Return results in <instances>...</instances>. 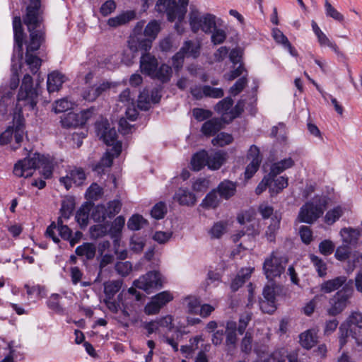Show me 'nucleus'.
I'll return each mask as SVG.
<instances>
[{"label": "nucleus", "instance_id": "3", "mask_svg": "<svg viewBox=\"0 0 362 362\" xmlns=\"http://www.w3.org/2000/svg\"><path fill=\"white\" fill-rule=\"evenodd\" d=\"M339 343L343 346L346 343V338L351 336L358 344H362V313H352L339 327Z\"/></svg>", "mask_w": 362, "mask_h": 362}, {"label": "nucleus", "instance_id": "27", "mask_svg": "<svg viewBox=\"0 0 362 362\" xmlns=\"http://www.w3.org/2000/svg\"><path fill=\"white\" fill-rule=\"evenodd\" d=\"M299 339L300 345L306 349H310L317 342V332L315 329H308L301 333Z\"/></svg>", "mask_w": 362, "mask_h": 362}, {"label": "nucleus", "instance_id": "24", "mask_svg": "<svg viewBox=\"0 0 362 362\" xmlns=\"http://www.w3.org/2000/svg\"><path fill=\"white\" fill-rule=\"evenodd\" d=\"M208 152L205 150L195 153L191 159V169L194 171H199L207 165Z\"/></svg>", "mask_w": 362, "mask_h": 362}, {"label": "nucleus", "instance_id": "64", "mask_svg": "<svg viewBox=\"0 0 362 362\" xmlns=\"http://www.w3.org/2000/svg\"><path fill=\"white\" fill-rule=\"evenodd\" d=\"M121 206L122 204L119 200L115 199L107 203V206H106V211L109 218H111L115 214H118L121 210Z\"/></svg>", "mask_w": 362, "mask_h": 362}, {"label": "nucleus", "instance_id": "44", "mask_svg": "<svg viewBox=\"0 0 362 362\" xmlns=\"http://www.w3.org/2000/svg\"><path fill=\"white\" fill-rule=\"evenodd\" d=\"M146 223V221L139 214L133 215L127 222V227L129 229L132 230H140L145 224Z\"/></svg>", "mask_w": 362, "mask_h": 362}, {"label": "nucleus", "instance_id": "45", "mask_svg": "<svg viewBox=\"0 0 362 362\" xmlns=\"http://www.w3.org/2000/svg\"><path fill=\"white\" fill-rule=\"evenodd\" d=\"M202 16H199V11L195 8H192L189 13V25L194 33H197L200 30V22Z\"/></svg>", "mask_w": 362, "mask_h": 362}, {"label": "nucleus", "instance_id": "40", "mask_svg": "<svg viewBox=\"0 0 362 362\" xmlns=\"http://www.w3.org/2000/svg\"><path fill=\"white\" fill-rule=\"evenodd\" d=\"M344 214V211L342 207L340 206H337L333 208L331 210H329L325 216V222L328 225H332L337 220L339 219L340 217Z\"/></svg>", "mask_w": 362, "mask_h": 362}, {"label": "nucleus", "instance_id": "2", "mask_svg": "<svg viewBox=\"0 0 362 362\" xmlns=\"http://www.w3.org/2000/svg\"><path fill=\"white\" fill-rule=\"evenodd\" d=\"M36 168H42L45 178H49L52 174V163L49 158L39 153L25 158L16 163L13 168V174L19 177H28L33 175Z\"/></svg>", "mask_w": 362, "mask_h": 362}, {"label": "nucleus", "instance_id": "35", "mask_svg": "<svg viewBox=\"0 0 362 362\" xmlns=\"http://www.w3.org/2000/svg\"><path fill=\"white\" fill-rule=\"evenodd\" d=\"M221 199L216 189H214L208 193L202 200V205L205 208H216L221 203Z\"/></svg>", "mask_w": 362, "mask_h": 362}, {"label": "nucleus", "instance_id": "21", "mask_svg": "<svg viewBox=\"0 0 362 362\" xmlns=\"http://www.w3.org/2000/svg\"><path fill=\"white\" fill-rule=\"evenodd\" d=\"M226 154L221 151L208 153L207 167L210 170H218L225 163Z\"/></svg>", "mask_w": 362, "mask_h": 362}, {"label": "nucleus", "instance_id": "50", "mask_svg": "<svg viewBox=\"0 0 362 362\" xmlns=\"http://www.w3.org/2000/svg\"><path fill=\"white\" fill-rule=\"evenodd\" d=\"M233 140V138L231 134L225 132H221L212 139V144L214 146H224L232 143Z\"/></svg>", "mask_w": 362, "mask_h": 362}, {"label": "nucleus", "instance_id": "23", "mask_svg": "<svg viewBox=\"0 0 362 362\" xmlns=\"http://www.w3.org/2000/svg\"><path fill=\"white\" fill-rule=\"evenodd\" d=\"M125 223V218L122 216H117L112 223L111 228L108 230V233L113 239L116 246L121 236L122 228Z\"/></svg>", "mask_w": 362, "mask_h": 362}, {"label": "nucleus", "instance_id": "57", "mask_svg": "<svg viewBox=\"0 0 362 362\" xmlns=\"http://www.w3.org/2000/svg\"><path fill=\"white\" fill-rule=\"evenodd\" d=\"M226 223L223 221H218L214 224L209 233L213 238H219L226 232Z\"/></svg>", "mask_w": 362, "mask_h": 362}, {"label": "nucleus", "instance_id": "10", "mask_svg": "<svg viewBox=\"0 0 362 362\" xmlns=\"http://www.w3.org/2000/svg\"><path fill=\"white\" fill-rule=\"evenodd\" d=\"M93 114L90 110H85L78 113L69 112L61 119L62 125L64 127L71 128L82 126L86 123Z\"/></svg>", "mask_w": 362, "mask_h": 362}, {"label": "nucleus", "instance_id": "19", "mask_svg": "<svg viewBox=\"0 0 362 362\" xmlns=\"http://www.w3.org/2000/svg\"><path fill=\"white\" fill-rule=\"evenodd\" d=\"M144 21L138 22L134 27V33L130 35L127 41L128 48L133 54L139 52L141 32L144 28Z\"/></svg>", "mask_w": 362, "mask_h": 362}, {"label": "nucleus", "instance_id": "17", "mask_svg": "<svg viewBox=\"0 0 362 362\" xmlns=\"http://www.w3.org/2000/svg\"><path fill=\"white\" fill-rule=\"evenodd\" d=\"M201 52V42L197 40H186L182 45V59L185 57L197 59Z\"/></svg>", "mask_w": 362, "mask_h": 362}, {"label": "nucleus", "instance_id": "34", "mask_svg": "<svg viewBox=\"0 0 362 362\" xmlns=\"http://www.w3.org/2000/svg\"><path fill=\"white\" fill-rule=\"evenodd\" d=\"M221 128V122L218 119L205 122L202 127V132L206 136H213Z\"/></svg>", "mask_w": 362, "mask_h": 362}, {"label": "nucleus", "instance_id": "6", "mask_svg": "<svg viewBox=\"0 0 362 362\" xmlns=\"http://www.w3.org/2000/svg\"><path fill=\"white\" fill-rule=\"evenodd\" d=\"M326 205V199L320 197H315L312 201L306 202L300 209L298 216V221L313 223L323 214Z\"/></svg>", "mask_w": 362, "mask_h": 362}, {"label": "nucleus", "instance_id": "58", "mask_svg": "<svg viewBox=\"0 0 362 362\" xmlns=\"http://www.w3.org/2000/svg\"><path fill=\"white\" fill-rule=\"evenodd\" d=\"M351 255L350 247L347 245H342L339 246L334 254L335 258L339 261H345Z\"/></svg>", "mask_w": 362, "mask_h": 362}, {"label": "nucleus", "instance_id": "25", "mask_svg": "<svg viewBox=\"0 0 362 362\" xmlns=\"http://www.w3.org/2000/svg\"><path fill=\"white\" fill-rule=\"evenodd\" d=\"M233 104V100L230 97H226L220 100L214 107V110L222 115L224 121L228 122L230 111Z\"/></svg>", "mask_w": 362, "mask_h": 362}, {"label": "nucleus", "instance_id": "22", "mask_svg": "<svg viewBox=\"0 0 362 362\" xmlns=\"http://www.w3.org/2000/svg\"><path fill=\"white\" fill-rule=\"evenodd\" d=\"M64 82V76L58 71H53L48 75L47 86L49 93L57 91Z\"/></svg>", "mask_w": 362, "mask_h": 362}, {"label": "nucleus", "instance_id": "13", "mask_svg": "<svg viewBox=\"0 0 362 362\" xmlns=\"http://www.w3.org/2000/svg\"><path fill=\"white\" fill-rule=\"evenodd\" d=\"M62 223V217H59L57 220V226L53 223L48 226L46 230V235L51 238L56 243L59 242V239L56 235V231L64 240H69L71 235V231L69 227L64 226Z\"/></svg>", "mask_w": 362, "mask_h": 362}, {"label": "nucleus", "instance_id": "14", "mask_svg": "<svg viewBox=\"0 0 362 362\" xmlns=\"http://www.w3.org/2000/svg\"><path fill=\"white\" fill-rule=\"evenodd\" d=\"M13 27L14 31V40L16 47L14 52L18 54V59L21 61L23 59V45L24 35L21 25V19L19 16H16L13 21Z\"/></svg>", "mask_w": 362, "mask_h": 362}, {"label": "nucleus", "instance_id": "46", "mask_svg": "<svg viewBox=\"0 0 362 362\" xmlns=\"http://www.w3.org/2000/svg\"><path fill=\"white\" fill-rule=\"evenodd\" d=\"M325 9L326 16L332 18L335 21L342 23L344 21V16L339 12L332 4L326 0L325 2Z\"/></svg>", "mask_w": 362, "mask_h": 362}, {"label": "nucleus", "instance_id": "48", "mask_svg": "<svg viewBox=\"0 0 362 362\" xmlns=\"http://www.w3.org/2000/svg\"><path fill=\"white\" fill-rule=\"evenodd\" d=\"M115 269L119 275L124 277L131 273L133 267L129 261L117 262L115 265Z\"/></svg>", "mask_w": 362, "mask_h": 362}, {"label": "nucleus", "instance_id": "5", "mask_svg": "<svg viewBox=\"0 0 362 362\" xmlns=\"http://www.w3.org/2000/svg\"><path fill=\"white\" fill-rule=\"evenodd\" d=\"M354 293L353 280L349 279L341 290H339L332 296L328 301L326 312L329 316H336L346 308L349 299Z\"/></svg>", "mask_w": 362, "mask_h": 362}, {"label": "nucleus", "instance_id": "55", "mask_svg": "<svg viewBox=\"0 0 362 362\" xmlns=\"http://www.w3.org/2000/svg\"><path fill=\"white\" fill-rule=\"evenodd\" d=\"M92 217L95 221L98 222L103 221L107 218H109L106 211V206L103 204L96 206L93 211Z\"/></svg>", "mask_w": 362, "mask_h": 362}, {"label": "nucleus", "instance_id": "9", "mask_svg": "<svg viewBox=\"0 0 362 362\" xmlns=\"http://www.w3.org/2000/svg\"><path fill=\"white\" fill-rule=\"evenodd\" d=\"M162 275L157 271H151L140 276L133 282V285L139 289L149 293L153 289L162 286Z\"/></svg>", "mask_w": 362, "mask_h": 362}, {"label": "nucleus", "instance_id": "39", "mask_svg": "<svg viewBox=\"0 0 362 362\" xmlns=\"http://www.w3.org/2000/svg\"><path fill=\"white\" fill-rule=\"evenodd\" d=\"M309 257L310 262L315 267L318 274V276L320 277H324L327 274V264L322 259L313 254H310Z\"/></svg>", "mask_w": 362, "mask_h": 362}, {"label": "nucleus", "instance_id": "52", "mask_svg": "<svg viewBox=\"0 0 362 362\" xmlns=\"http://www.w3.org/2000/svg\"><path fill=\"white\" fill-rule=\"evenodd\" d=\"M247 83V74L243 75L240 78L233 86L230 88L229 92L233 95L236 96L243 91Z\"/></svg>", "mask_w": 362, "mask_h": 362}, {"label": "nucleus", "instance_id": "32", "mask_svg": "<svg viewBox=\"0 0 362 362\" xmlns=\"http://www.w3.org/2000/svg\"><path fill=\"white\" fill-rule=\"evenodd\" d=\"M13 123H14L13 134L15 141L17 144H19L23 141L24 119L20 114L15 115L13 116Z\"/></svg>", "mask_w": 362, "mask_h": 362}, {"label": "nucleus", "instance_id": "18", "mask_svg": "<svg viewBox=\"0 0 362 362\" xmlns=\"http://www.w3.org/2000/svg\"><path fill=\"white\" fill-rule=\"evenodd\" d=\"M237 185V182H232L229 180H224L218 184L216 189L218 191L220 197L228 200L235 195Z\"/></svg>", "mask_w": 362, "mask_h": 362}, {"label": "nucleus", "instance_id": "63", "mask_svg": "<svg viewBox=\"0 0 362 362\" xmlns=\"http://www.w3.org/2000/svg\"><path fill=\"white\" fill-rule=\"evenodd\" d=\"M119 102L122 103L124 106L129 107L134 104V97H132L129 88L123 90L119 95Z\"/></svg>", "mask_w": 362, "mask_h": 362}, {"label": "nucleus", "instance_id": "12", "mask_svg": "<svg viewBox=\"0 0 362 362\" xmlns=\"http://www.w3.org/2000/svg\"><path fill=\"white\" fill-rule=\"evenodd\" d=\"M86 180V175L81 168H74L67 171L66 176L62 177L59 182L69 190L72 185H81Z\"/></svg>", "mask_w": 362, "mask_h": 362}, {"label": "nucleus", "instance_id": "62", "mask_svg": "<svg viewBox=\"0 0 362 362\" xmlns=\"http://www.w3.org/2000/svg\"><path fill=\"white\" fill-rule=\"evenodd\" d=\"M259 307L262 312L266 313H273L276 309V301L272 300L261 299L259 300Z\"/></svg>", "mask_w": 362, "mask_h": 362}, {"label": "nucleus", "instance_id": "56", "mask_svg": "<svg viewBox=\"0 0 362 362\" xmlns=\"http://www.w3.org/2000/svg\"><path fill=\"white\" fill-rule=\"evenodd\" d=\"M204 97L211 98H221L224 95L223 90L221 88H214L210 86H204Z\"/></svg>", "mask_w": 362, "mask_h": 362}, {"label": "nucleus", "instance_id": "61", "mask_svg": "<svg viewBox=\"0 0 362 362\" xmlns=\"http://www.w3.org/2000/svg\"><path fill=\"white\" fill-rule=\"evenodd\" d=\"M226 36L225 30L216 28L211 33V41L214 45H219L225 41Z\"/></svg>", "mask_w": 362, "mask_h": 362}, {"label": "nucleus", "instance_id": "7", "mask_svg": "<svg viewBox=\"0 0 362 362\" xmlns=\"http://www.w3.org/2000/svg\"><path fill=\"white\" fill-rule=\"evenodd\" d=\"M98 136L107 146H112V151L116 156L122 151V143L117 140V132L115 128H111L107 120H102L95 124Z\"/></svg>", "mask_w": 362, "mask_h": 362}, {"label": "nucleus", "instance_id": "49", "mask_svg": "<svg viewBox=\"0 0 362 362\" xmlns=\"http://www.w3.org/2000/svg\"><path fill=\"white\" fill-rule=\"evenodd\" d=\"M138 107L141 110H147L149 107L151 103V96L149 95V92L147 89H144L142 92L140 93L138 97Z\"/></svg>", "mask_w": 362, "mask_h": 362}, {"label": "nucleus", "instance_id": "1", "mask_svg": "<svg viewBox=\"0 0 362 362\" xmlns=\"http://www.w3.org/2000/svg\"><path fill=\"white\" fill-rule=\"evenodd\" d=\"M42 21L40 1L30 0L23 22L30 33V40L26 47L25 62L33 74H35L39 71L42 63L41 59L32 54L33 52L39 49L45 40V33L40 28Z\"/></svg>", "mask_w": 362, "mask_h": 362}, {"label": "nucleus", "instance_id": "30", "mask_svg": "<svg viewBox=\"0 0 362 362\" xmlns=\"http://www.w3.org/2000/svg\"><path fill=\"white\" fill-rule=\"evenodd\" d=\"M75 252L78 256L84 257L86 259H93L96 253V247L93 243H84L76 248Z\"/></svg>", "mask_w": 362, "mask_h": 362}, {"label": "nucleus", "instance_id": "38", "mask_svg": "<svg viewBox=\"0 0 362 362\" xmlns=\"http://www.w3.org/2000/svg\"><path fill=\"white\" fill-rule=\"evenodd\" d=\"M236 331H238L236 322L233 321L227 322L226 327V344L227 346H234L235 345L237 342Z\"/></svg>", "mask_w": 362, "mask_h": 362}, {"label": "nucleus", "instance_id": "36", "mask_svg": "<svg viewBox=\"0 0 362 362\" xmlns=\"http://www.w3.org/2000/svg\"><path fill=\"white\" fill-rule=\"evenodd\" d=\"M343 242L345 245H353L357 243L359 236V232L351 228H344L340 231Z\"/></svg>", "mask_w": 362, "mask_h": 362}, {"label": "nucleus", "instance_id": "29", "mask_svg": "<svg viewBox=\"0 0 362 362\" xmlns=\"http://www.w3.org/2000/svg\"><path fill=\"white\" fill-rule=\"evenodd\" d=\"M271 223L265 231V237L269 242H274L278 230L279 229L281 217L275 214L271 218Z\"/></svg>", "mask_w": 362, "mask_h": 362}, {"label": "nucleus", "instance_id": "51", "mask_svg": "<svg viewBox=\"0 0 362 362\" xmlns=\"http://www.w3.org/2000/svg\"><path fill=\"white\" fill-rule=\"evenodd\" d=\"M167 213V207L164 202H160L154 205L151 211V215L155 219L159 220L164 218Z\"/></svg>", "mask_w": 362, "mask_h": 362}, {"label": "nucleus", "instance_id": "41", "mask_svg": "<svg viewBox=\"0 0 362 362\" xmlns=\"http://www.w3.org/2000/svg\"><path fill=\"white\" fill-rule=\"evenodd\" d=\"M90 238L97 240L103 238L108 233L107 224L94 225L90 228Z\"/></svg>", "mask_w": 362, "mask_h": 362}, {"label": "nucleus", "instance_id": "54", "mask_svg": "<svg viewBox=\"0 0 362 362\" xmlns=\"http://www.w3.org/2000/svg\"><path fill=\"white\" fill-rule=\"evenodd\" d=\"M185 300L187 303L188 313L197 315L201 305L199 298L194 296H189L185 298Z\"/></svg>", "mask_w": 362, "mask_h": 362}, {"label": "nucleus", "instance_id": "37", "mask_svg": "<svg viewBox=\"0 0 362 362\" xmlns=\"http://www.w3.org/2000/svg\"><path fill=\"white\" fill-rule=\"evenodd\" d=\"M160 29V23L156 20H153L148 23L145 26L144 35L146 38L151 39L153 42L157 37Z\"/></svg>", "mask_w": 362, "mask_h": 362}, {"label": "nucleus", "instance_id": "42", "mask_svg": "<svg viewBox=\"0 0 362 362\" xmlns=\"http://www.w3.org/2000/svg\"><path fill=\"white\" fill-rule=\"evenodd\" d=\"M122 283V280H115L105 283L104 290L105 295L109 296V298L112 297L120 290Z\"/></svg>", "mask_w": 362, "mask_h": 362}, {"label": "nucleus", "instance_id": "15", "mask_svg": "<svg viewBox=\"0 0 362 362\" xmlns=\"http://www.w3.org/2000/svg\"><path fill=\"white\" fill-rule=\"evenodd\" d=\"M158 63L155 56L150 53H143L140 59L141 71L151 78L156 74Z\"/></svg>", "mask_w": 362, "mask_h": 362}, {"label": "nucleus", "instance_id": "59", "mask_svg": "<svg viewBox=\"0 0 362 362\" xmlns=\"http://www.w3.org/2000/svg\"><path fill=\"white\" fill-rule=\"evenodd\" d=\"M334 248L335 245L330 240H324L319 244V251L325 256L331 255L334 252Z\"/></svg>", "mask_w": 362, "mask_h": 362}, {"label": "nucleus", "instance_id": "60", "mask_svg": "<svg viewBox=\"0 0 362 362\" xmlns=\"http://www.w3.org/2000/svg\"><path fill=\"white\" fill-rule=\"evenodd\" d=\"M89 209L86 207L80 208L76 214V219L81 226H86L88 222Z\"/></svg>", "mask_w": 362, "mask_h": 362}, {"label": "nucleus", "instance_id": "26", "mask_svg": "<svg viewBox=\"0 0 362 362\" xmlns=\"http://www.w3.org/2000/svg\"><path fill=\"white\" fill-rule=\"evenodd\" d=\"M294 165V161L291 158L283 159L279 162L274 163L272 165L269 175L274 178L278 175L281 174L286 169L291 168Z\"/></svg>", "mask_w": 362, "mask_h": 362}, {"label": "nucleus", "instance_id": "28", "mask_svg": "<svg viewBox=\"0 0 362 362\" xmlns=\"http://www.w3.org/2000/svg\"><path fill=\"white\" fill-rule=\"evenodd\" d=\"M252 269L250 268L242 269L233 279L230 288L235 292L239 289L251 276Z\"/></svg>", "mask_w": 362, "mask_h": 362}, {"label": "nucleus", "instance_id": "4", "mask_svg": "<svg viewBox=\"0 0 362 362\" xmlns=\"http://www.w3.org/2000/svg\"><path fill=\"white\" fill-rule=\"evenodd\" d=\"M39 93L33 87V80L31 76L25 74L22 80L17 96V105L21 109L26 107L34 110L38 102Z\"/></svg>", "mask_w": 362, "mask_h": 362}, {"label": "nucleus", "instance_id": "16", "mask_svg": "<svg viewBox=\"0 0 362 362\" xmlns=\"http://www.w3.org/2000/svg\"><path fill=\"white\" fill-rule=\"evenodd\" d=\"M349 281L346 276H339L334 279H329L320 284V291L325 293H330L341 288L347 284Z\"/></svg>", "mask_w": 362, "mask_h": 362}, {"label": "nucleus", "instance_id": "31", "mask_svg": "<svg viewBox=\"0 0 362 362\" xmlns=\"http://www.w3.org/2000/svg\"><path fill=\"white\" fill-rule=\"evenodd\" d=\"M200 24V30L206 34H210L216 28V17L213 14L206 13L202 16Z\"/></svg>", "mask_w": 362, "mask_h": 362}, {"label": "nucleus", "instance_id": "53", "mask_svg": "<svg viewBox=\"0 0 362 362\" xmlns=\"http://www.w3.org/2000/svg\"><path fill=\"white\" fill-rule=\"evenodd\" d=\"M74 103L67 98L57 100L54 105L53 110L56 113L63 112L73 107Z\"/></svg>", "mask_w": 362, "mask_h": 362}, {"label": "nucleus", "instance_id": "8", "mask_svg": "<svg viewBox=\"0 0 362 362\" xmlns=\"http://www.w3.org/2000/svg\"><path fill=\"white\" fill-rule=\"evenodd\" d=\"M286 263L275 252H272L263 264V270L267 279L273 281L276 277H280L285 271Z\"/></svg>", "mask_w": 362, "mask_h": 362}, {"label": "nucleus", "instance_id": "33", "mask_svg": "<svg viewBox=\"0 0 362 362\" xmlns=\"http://www.w3.org/2000/svg\"><path fill=\"white\" fill-rule=\"evenodd\" d=\"M270 193L272 196L276 195L281 192L284 188L287 187L288 177L281 176L271 179L270 182Z\"/></svg>", "mask_w": 362, "mask_h": 362}, {"label": "nucleus", "instance_id": "47", "mask_svg": "<svg viewBox=\"0 0 362 362\" xmlns=\"http://www.w3.org/2000/svg\"><path fill=\"white\" fill-rule=\"evenodd\" d=\"M71 282L74 285L81 283L82 287L89 286L90 283L89 281H81L83 272L77 267H71L70 269Z\"/></svg>", "mask_w": 362, "mask_h": 362}, {"label": "nucleus", "instance_id": "43", "mask_svg": "<svg viewBox=\"0 0 362 362\" xmlns=\"http://www.w3.org/2000/svg\"><path fill=\"white\" fill-rule=\"evenodd\" d=\"M155 72L156 74L153 75V78H157L162 82H166L170 77L172 69L168 65L162 64L158 69H156Z\"/></svg>", "mask_w": 362, "mask_h": 362}, {"label": "nucleus", "instance_id": "20", "mask_svg": "<svg viewBox=\"0 0 362 362\" xmlns=\"http://www.w3.org/2000/svg\"><path fill=\"white\" fill-rule=\"evenodd\" d=\"M136 13L134 11H127L119 15L110 18L107 21V25L112 28H117L129 23L134 19Z\"/></svg>", "mask_w": 362, "mask_h": 362}, {"label": "nucleus", "instance_id": "11", "mask_svg": "<svg viewBox=\"0 0 362 362\" xmlns=\"http://www.w3.org/2000/svg\"><path fill=\"white\" fill-rule=\"evenodd\" d=\"M155 9L160 13H166L168 20L173 22L178 16L180 21V6L177 0H158Z\"/></svg>", "mask_w": 362, "mask_h": 362}]
</instances>
